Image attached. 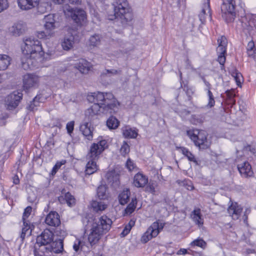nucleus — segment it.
I'll return each mask as SVG.
<instances>
[{
    "instance_id": "f257e3e1",
    "label": "nucleus",
    "mask_w": 256,
    "mask_h": 256,
    "mask_svg": "<svg viewBox=\"0 0 256 256\" xmlns=\"http://www.w3.org/2000/svg\"><path fill=\"white\" fill-rule=\"evenodd\" d=\"M22 49L24 55L21 58L22 68L28 70L36 66L38 60H40L44 54L40 42L31 38H26Z\"/></svg>"
},
{
    "instance_id": "f03ea898",
    "label": "nucleus",
    "mask_w": 256,
    "mask_h": 256,
    "mask_svg": "<svg viewBox=\"0 0 256 256\" xmlns=\"http://www.w3.org/2000/svg\"><path fill=\"white\" fill-rule=\"evenodd\" d=\"M112 11L108 14V18L116 20L120 26L124 27L132 19V10L126 0H116L112 4Z\"/></svg>"
},
{
    "instance_id": "7ed1b4c3",
    "label": "nucleus",
    "mask_w": 256,
    "mask_h": 256,
    "mask_svg": "<svg viewBox=\"0 0 256 256\" xmlns=\"http://www.w3.org/2000/svg\"><path fill=\"white\" fill-rule=\"evenodd\" d=\"M87 100L90 102L98 103L103 107L104 112L116 113L119 110L120 103L111 92H97L88 94Z\"/></svg>"
},
{
    "instance_id": "20e7f679",
    "label": "nucleus",
    "mask_w": 256,
    "mask_h": 256,
    "mask_svg": "<svg viewBox=\"0 0 256 256\" xmlns=\"http://www.w3.org/2000/svg\"><path fill=\"white\" fill-rule=\"evenodd\" d=\"M112 220L104 215L96 220L92 223L88 240L91 245L96 244L102 236L106 234L111 228Z\"/></svg>"
},
{
    "instance_id": "39448f33",
    "label": "nucleus",
    "mask_w": 256,
    "mask_h": 256,
    "mask_svg": "<svg viewBox=\"0 0 256 256\" xmlns=\"http://www.w3.org/2000/svg\"><path fill=\"white\" fill-rule=\"evenodd\" d=\"M186 134L200 150H205L210 146V142L208 140L206 134L204 131L189 130H187Z\"/></svg>"
},
{
    "instance_id": "423d86ee",
    "label": "nucleus",
    "mask_w": 256,
    "mask_h": 256,
    "mask_svg": "<svg viewBox=\"0 0 256 256\" xmlns=\"http://www.w3.org/2000/svg\"><path fill=\"white\" fill-rule=\"evenodd\" d=\"M64 12H70V16L72 20L77 24L82 25L86 23V12L81 8H73L70 6H68L64 8Z\"/></svg>"
},
{
    "instance_id": "0eeeda50",
    "label": "nucleus",
    "mask_w": 256,
    "mask_h": 256,
    "mask_svg": "<svg viewBox=\"0 0 256 256\" xmlns=\"http://www.w3.org/2000/svg\"><path fill=\"white\" fill-rule=\"evenodd\" d=\"M164 226V224L162 223L158 222H153L144 234L142 238V242L146 243L152 238L156 236Z\"/></svg>"
},
{
    "instance_id": "6e6552de",
    "label": "nucleus",
    "mask_w": 256,
    "mask_h": 256,
    "mask_svg": "<svg viewBox=\"0 0 256 256\" xmlns=\"http://www.w3.org/2000/svg\"><path fill=\"white\" fill-rule=\"evenodd\" d=\"M218 46L216 48V52L218 55V62L222 66L221 69L224 68V64L226 62V47L227 46V40L225 36H222L218 40Z\"/></svg>"
},
{
    "instance_id": "1a4fd4ad",
    "label": "nucleus",
    "mask_w": 256,
    "mask_h": 256,
    "mask_svg": "<svg viewBox=\"0 0 256 256\" xmlns=\"http://www.w3.org/2000/svg\"><path fill=\"white\" fill-rule=\"evenodd\" d=\"M22 92L16 90L10 94L5 98V106L8 110H12L16 108L22 98Z\"/></svg>"
},
{
    "instance_id": "9d476101",
    "label": "nucleus",
    "mask_w": 256,
    "mask_h": 256,
    "mask_svg": "<svg viewBox=\"0 0 256 256\" xmlns=\"http://www.w3.org/2000/svg\"><path fill=\"white\" fill-rule=\"evenodd\" d=\"M44 20L46 32H41L40 38H44V36H52L54 34L53 30L56 28V21L54 19V14H50L45 16Z\"/></svg>"
},
{
    "instance_id": "9b49d317",
    "label": "nucleus",
    "mask_w": 256,
    "mask_h": 256,
    "mask_svg": "<svg viewBox=\"0 0 256 256\" xmlns=\"http://www.w3.org/2000/svg\"><path fill=\"white\" fill-rule=\"evenodd\" d=\"M103 107L100 106L99 104H94L90 108H88L85 112V116L90 121L93 120L98 118V116L100 114H110V112H104Z\"/></svg>"
},
{
    "instance_id": "f8f14e48",
    "label": "nucleus",
    "mask_w": 256,
    "mask_h": 256,
    "mask_svg": "<svg viewBox=\"0 0 256 256\" xmlns=\"http://www.w3.org/2000/svg\"><path fill=\"white\" fill-rule=\"evenodd\" d=\"M54 240V234L49 230H45L36 238V244L40 248L50 246Z\"/></svg>"
},
{
    "instance_id": "ddd939ff",
    "label": "nucleus",
    "mask_w": 256,
    "mask_h": 256,
    "mask_svg": "<svg viewBox=\"0 0 256 256\" xmlns=\"http://www.w3.org/2000/svg\"><path fill=\"white\" fill-rule=\"evenodd\" d=\"M24 88L28 90L36 86L40 82V77L34 74H27L23 76Z\"/></svg>"
},
{
    "instance_id": "4468645a",
    "label": "nucleus",
    "mask_w": 256,
    "mask_h": 256,
    "mask_svg": "<svg viewBox=\"0 0 256 256\" xmlns=\"http://www.w3.org/2000/svg\"><path fill=\"white\" fill-rule=\"evenodd\" d=\"M64 250L63 240L61 239L52 241L50 246H48L44 248H42L40 250L44 252H53L56 254H58Z\"/></svg>"
},
{
    "instance_id": "2eb2a0df",
    "label": "nucleus",
    "mask_w": 256,
    "mask_h": 256,
    "mask_svg": "<svg viewBox=\"0 0 256 256\" xmlns=\"http://www.w3.org/2000/svg\"><path fill=\"white\" fill-rule=\"evenodd\" d=\"M89 156V152L86 156V160L88 162L86 165L85 172L86 174L90 175L95 172L98 170V166L96 165V160L98 159L99 157L98 156H94L95 155Z\"/></svg>"
},
{
    "instance_id": "dca6fc26",
    "label": "nucleus",
    "mask_w": 256,
    "mask_h": 256,
    "mask_svg": "<svg viewBox=\"0 0 256 256\" xmlns=\"http://www.w3.org/2000/svg\"><path fill=\"white\" fill-rule=\"evenodd\" d=\"M106 140H102L99 141L97 144L94 143L90 146L89 156L95 155V157L98 156L99 157L100 154L104 150L106 146Z\"/></svg>"
},
{
    "instance_id": "f3484780",
    "label": "nucleus",
    "mask_w": 256,
    "mask_h": 256,
    "mask_svg": "<svg viewBox=\"0 0 256 256\" xmlns=\"http://www.w3.org/2000/svg\"><path fill=\"white\" fill-rule=\"evenodd\" d=\"M210 0H206L200 13L198 15L200 20L204 24L206 19L212 20Z\"/></svg>"
},
{
    "instance_id": "a211bd4d",
    "label": "nucleus",
    "mask_w": 256,
    "mask_h": 256,
    "mask_svg": "<svg viewBox=\"0 0 256 256\" xmlns=\"http://www.w3.org/2000/svg\"><path fill=\"white\" fill-rule=\"evenodd\" d=\"M235 2L234 0H223V3L221 6V10L224 14H228L234 18L235 16Z\"/></svg>"
},
{
    "instance_id": "6ab92c4d",
    "label": "nucleus",
    "mask_w": 256,
    "mask_h": 256,
    "mask_svg": "<svg viewBox=\"0 0 256 256\" xmlns=\"http://www.w3.org/2000/svg\"><path fill=\"white\" fill-rule=\"evenodd\" d=\"M108 182L114 188L118 187L120 184V174L115 170L108 172L106 174Z\"/></svg>"
},
{
    "instance_id": "aec40b11",
    "label": "nucleus",
    "mask_w": 256,
    "mask_h": 256,
    "mask_svg": "<svg viewBox=\"0 0 256 256\" xmlns=\"http://www.w3.org/2000/svg\"><path fill=\"white\" fill-rule=\"evenodd\" d=\"M46 224L52 226H58L60 224V216L56 212H50L45 219Z\"/></svg>"
},
{
    "instance_id": "412c9836",
    "label": "nucleus",
    "mask_w": 256,
    "mask_h": 256,
    "mask_svg": "<svg viewBox=\"0 0 256 256\" xmlns=\"http://www.w3.org/2000/svg\"><path fill=\"white\" fill-rule=\"evenodd\" d=\"M40 0H18V6L22 10L32 9L38 6Z\"/></svg>"
},
{
    "instance_id": "4be33fe9",
    "label": "nucleus",
    "mask_w": 256,
    "mask_h": 256,
    "mask_svg": "<svg viewBox=\"0 0 256 256\" xmlns=\"http://www.w3.org/2000/svg\"><path fill=\"white\" fill-rule=\"evenodd\" d=\"M242 210V208L237 203L232 204L228 208V212L234 220H238Z\"/></svg>"
},
{
    "instance_id": "5701e85b",
    "label": "nucleus",
    "mask_w": 256,
    "mask_h": 256,
    "mask_svg": "<svg viewBox=\"0 0 256 256\" xmlns=\"http://www.w3.org/2000/svg\"><path fill=\"white\" fill-rule=\"evenodd\" d=\"M92 67L91 64L84 59L80 60L75 64V68L83 74H88Z\"/></svg>"
},
{
    "instance_id": "b1692460",
    "label": "nucleus",
    "mask_w": 256,
    "mask_h": 256,
    "mask_svg": "<svg viewBox=\"0 0 256 256\" xmlns=\"http://www.w3.org/2000/svg\"><path fill=\"white\" fill-rule=\"evenodd\" d=\"M148 182V178L141 173L136 174L134 178L133 184L137 188H144Z\"/></svg>"
},
{
    "instance_id": "393cba45",
    "label": "nucleus",
    "mask_w": 256,
    "mask_h": 256,
    "mask_svg": "<svg viewBox=\"0 0 256 256\" xmlns=\"http://www.w3.org/2000/svg\"><path fill=\"white\" fill-rule=\"evenodd\" d=\"M26 30V24L22 22L14 24L10 28V32L14 36H17L22 34Z\"/></svg>"
},
{
    "instance_id": "a878e982",
    "label": "nucleus",
    "mask_w": 256,
    "mask_h": 256,
    "mask_svg": "<svg viewBox=\"0 0 256 256\" xmlns=\"http://www.w3.org/2000/svg\"><path fill=\"white\" fill-rule=\"evenodd\" d=\"M238 168L240 174L244 177L250 176L252 174L251 166L248 162H244L242 164H238Z\"/></svg>"
},
{
    "instance_id": "bb28decb",
    "label": "nucleus",
    "mask_w": 256,
    "mask_h": 256,
    "mask_svg": "<svg viewBox=\"0 0 256 256\" xmlns=\"http://www.w3.org/2000/svg\"><path fill=\"white\" fill-rule=\"evenodd\" d=\"M122 132L124 136L128 138H136L138 133L136 128H132L128 126H126L122 128Z\"/></svg>"
},
{
    "instance_id": "cd10ccee",
    "label": "nucleus",
    "mask_w": 256,
    "mask_h": 256,
    "mask_svg": "<svg viewBox=\"0 0 256 256\" xmlns=\"http://www.w3.org/2000/svg\"><path fill=\"white\" fill-rule=\"evenodd\" d=\"M74 37L72 35L66 36L62 42V46L65 50H68L73 47Z\"/></svg>"
},
{
    "instance_id": "c85d7f7f",
    "label": "nucleus",
    "mask_w": 256,
    "mask_h": 256,
    "mask_svg": "<svg viewBox=\"0 0 256 256\" xmlns=\"http://www.w3.org/2000/svg\"><path fill=\"white\" fill-rule=\"evenodd\" d=\"M11 58L6 54H0V70H6L10 65Z\"/></svg>"
},
{
    "instance_id": "c756f323",
    "label": "nucleus",
    "mask_w": 256,
    "mask_h": 256,
    "mask_svg": "<svg viewBox=\"0 0 256 256\" xmlns=\"http://www.w3.org/2000/svg\"><path fill=\"white\" fill-rule=\"evenodd\" d=\"M90 124L88 122H85L80 126V130L82 134L88 140H92V130L90 128Z\"/></svg>"
},
{
    "instance_id": "7c9ffc66",
    "label": "nucleus",
    "mask_w": 256,
    "mask_h": 256,
    "mask_svg": "<svg viewBox=\"0 0 256 256\" xmlns=\"http://www.w3.org/2000/svg\"><path fill=\"white\" fill-rule=\"evenodd\" d=\"M191 217L196 224H198L199 226L203 224V219L202 218L200 210V208L194 210L192 212Z\"/></svg>"
},
{
    "instance_id": "2f4dec72",
    "label": "nucleus",
    "mask_w": 256,
    "mask_h": 256,
    "mask_svg": "<svg viewBox=\"0 0 256 256\" xmlns=\"http://www.w3.org/2000/svg\"><path fill=\"white\" fill-rule=\"evenodd\" d=\"M66 202L69 206H72L75 204V198L69 192L65 194L64 196H60L58 197V200L60 202H62L63 200Z\"/></svg>"
},
{
    "instance_id": "473e14b6",
    "label": "nucleus",
    "mask_w": 256,
    "mask_h": 256,
    "mask_svg": "<svg viewBox=\"0 0 256 256\" xmlns=\"http://www.w3.org/2000/svg\"><path fill=\"white\" fill-rule=\"evenodd\" d=\"M130 194V192L128 190L126 189L124 190L118 196V200L120 204L122 205L126 204L129 200Z\"/></svg>"
},
{
    "instance_id": "72a5a7b5",
    "label": "nucleus",
    "mask_w": 256,
    "mask_h": 256,
    "mask_svg": "<svg viewBox=\"0 0 256 256\" xmlns=\"http://www.w3.org/2000/svg\"><path fill=\"white\" fill-rule=\"evenodd\" d=\"M180 149L184 155L190 161L194 162L196 165L199 164L194 155L190 152L188 149L184 147H180Z\"/></svg>"
},
{
    "instance_id": "f704fd0d",
    "label": "nucleus",
    "mask_w": 256,
    "mask_h": 256,
    "mask_svg": "<svg viewBox=\"0 0 256 256\" xmlns=\"http://www.w3.org/2000/svg\"><path fill=\"white\" fill-rule=\"evenodd\" d=\"M107 188L105 185L100 186L97 189V196L100 200H105L108 196Z\"/></svg>"
},
{
    "instance_id": "c9c22d12",
    "label": "nucleus",
    "mask_w": 256,
    "mask_h": 256,
    "mask_svg": "<svg viewBox=\"0 0 256 256\" xmlns=\"http://www.w3.org/2000/svg\"><path fill=\"white\" fill-rule=\"evenodd\" d=\"M24 227L22 228L20 238L22 240L24 239L26 234H30L31 230H30V222L29 221H23Z\"/></svg>"
},
{
    "instance_id": "e433bc0d",
    "label": "nucleus",
    "mask_w": 256,
    "mask_h": 256,
    "mask_svg": "<svg viewBox=\"0 0 256 256\" xmlns=\"http://www.w3.org/2000/svg\"><path fill=\"white\" fill-rule=\"evenodd\" d=\"M106 125L110 129H115L118 127L119 121L116 118L111 116L107 120Z\"/></svg>"
},
{
    "instance_id": "4c0bfd02",
    "label": "nucleus",
    "mask_w": 256,
    "mask_h": 256,
    "mask_svg": "<svg viewBox=\"0 0 256 256\" xmlns=\"http://www.w3.org/2000/svg\"><path fill=\"white\" fill-rule=\"evenodd\" d=\"M92 206L94 210L96 212L102 211L106 208V205L103 202L94 201L92 204Z\"/></svg>"
},
{
    "instance_id": "58836bf2",
    "label": "nucleus",
    "mask_w": 256,
    "mask_h": 256,
    "mask_svg": "<svg viewBox=\"0 0 256 256\" xmlns=\"http://www.w3.org/2000/svg\"><path fill=\"white\" fill-rule=\"evenodd\" d=\"M206 242L201 238H198L190 243V246H197L203 249L206 248Z\"/></svg>"
},
{
    "instance_id": "ea45409f",
    "label": "nucleus",
    "mask_w": 256,
    "mask_h": 256,
    "mask_svg": "<svg viewBox=\"0 0 256 256\" xmlns=\"http://www.w3.org/2000/svg\"><path fill=\"white\" fill-rule=\"evenodd\" d=\"M136 203V198H132V202L128 204L125 210L126 213L128 214H131L134 210Z\"/></svg>"
},
{
    "instance_id": "a19ab883",
    "label": "nucleus",
    "mask_w": 256,
    "mask_h": 256,
    "mask_svg": "<svg viewBox=\"0 0 256 256\" xmlns=\"http://www.w3.org/2000/svg\"><path fill=\"white\" fill-rule=\"evenodd\" d=\"M90 44L93 46H98L100 42V36L98 34H94L89 40Z\"/></svg>"
},
{
    "instance_id": "79ce46f5",
    "label": "nucleus",
    "mask_w": 256,
    "mask_h": 256,
    "mask_svg": "<svg viewBox=\"0 0 256 256\" xmlns=\"http://www.w3.org/2000/svg\"><path fill=\"white\" fill-rule=\"evenodd\" d=\"M46 98H44L42 94L36 95L33 99V103L34 104V108L38 106L40 102H44Z\"/></svg>"
},
{
    "instance_id": "37998d69",
    "label": "nucleus",
    "mask_w": 256,
    "mask_h": 256,
    "mask_svg": "<svg viewBox=\"0 0 256 256\" xmlns=\"http://www.w3.org/2000/svg\"><path fill=\"white\" fill-rule=\"evenodd\" d=\"M246 49L248 55L249 56H253L254 54L255 48L254 44L252 40H251L248 42Z\"/></svg>"
},
{
    "instance_id": "c03bdc74",
    "label": "nucleus",
    "mask_w": 256,
    "mask_h": 256,
    "mask_svg": "<svg viewBox=\"0 0 256 256\" xmlns=\"http://www.w3.org/2000/svg\"><path fill=\"white\" fill-rule=\"evenodd\" d=\"M232 75L234 78L237 85L240 86L241 84V80L242 79V74L238 70H235L234 72L232 73Z\"/></svg>"
},
{
    "instance_id": "a18cd8bd",
    "label": "nucleus",
    "mask_w": 256,
    "mask_h": 256,
    "mask_svg": "<svg viewBox=\"0 0 256 256\" xmlns=\"http://www.w3.org/2000/svg\"><path fill=\"white\" fill-rule=\"evenodd\" d=\"M208 102L207 104L208 108H211L214 106L215 104V100L212 92L210 90H208Z\"/></svg>"
},
{
    "instance_id": "49530a36",
    "label": "nucleus",
    "mask_w": 256,
    "mask_h": 256,
    "mask_svg": "<svg viewBox=\"0 0 256 256\" xmlns=\"http://www.w3.org/2000/svg\"><path fill=\"white\" fill-rule=\"evenodd\" d=\"M190 121L192 124L197 125L202 124L203 122V120L200 116L193 115L192 116Z\"/></svg>"
},
{
    "instance_id": "de8ad7c7",
    "label": "nucleus",
    "mask_w": 256,
    "mask_h": 256,
    "mask_svg": "<svg viewBox=\"0 0 256 256\" xmlns=\"http://www.w3.org/2000/svg\"><path fill=\"white\" fill-rule=\"evenodd\" d=\"M130 152V146L126 142H124L122 145L120 149V152L123 156H125Z\"/></svg>"
},
{
    "instance_id": "09e8293b",
    "label": "nucleus",
    "mask_w": 256,
    "mask_h": 256,
    "mask_svg": "<svg viewBox=\"0 0 256 256\" xmlns=\"http://www.w3.org/2000/svg\"><path fill=\"white\" fill-rule=\"evenodd\" d=\"M226 94L229 100V102L232 104H234L235 100H234V98L235 96V94H234V90H228L226 91Z\"/></svg>"
},
{
    "instance_id": "8fccbe9b",
    "label": "nucleus",
    "mask_w": 256,
    "mask_h": 256,
    "mask_svg": "<svg viewBox=\"0 0 256 256\" xmlns=\"http://www.w3.org/2000/svg\"><path fill=\"white\" fill-rule=\"evenodd\" d=\"M65 160H62L61 162H57L54 166L52 171V174L54 175L58 170L61 167V166L63 164H64L66 163Z\"/></svg>"
},
{
    "instance_id": "3c124183",
    "label": "nucleus",
    "mask_w": 256,
    "mask_h": 256,
    "mask_svg": "<svg viewBox=\"0 0 256 256\" xmlns=\"http://www.w3.org/2000/svg\"><path fill=\"white\" fill-rule=\"evenodd\" d=\"M32 207L28 206L24 209V211L23 214L22 220L28 221L27 218L29 216L32 212Z\"/></svg>"
},
{
    "instance_id": "603ef678",
    "label": "nucleus",
    "mask_w": 256,
    "mask_h": 256,
    "mask_svg": "<svg viewBox=\"0 0 256 256\" xmlns=\"http://www.w3.org/2000/svg\"><path fill=\"white\" fill-rule=\"evenodd\" d=\"M74 121H70L66 124V128L68 133L70 135H71V134H72V132L74 130Z\"/></svg>"
},
{
    "instance_id": "864d4df0",
    "label": "nucleus",
    "mask_w": 256,
    "mask_h": 256,
    "mask_svg": "<svg viewBox=\"0 0 256 256\" xmlns=\"http://www.w3.org/2000/svg\"><path fill=\"white\" fill-rule=\"evenodd\" d=\"M8 7V3L6 0H0V12H2Z\"/></svg>"
},
{
    "instance_id": "5fc2aeb1",
    "label": "nucleus",
    "mask_w": 256,
    "mask_h": 256,
    "mask_svg": "<svg viewBox=\"0 0 256 256\" xmlns=\"http://www.w3.org/2000/svg\"><path fill=\"white\" fill-rule=\"evenodd\" d=\"M121 74L120 70H116L115 69L106 70V72L104 73V74H110L111 75L120 74Z\"/></svg>"
},
{
    "instance_id": "6e6d98bb",
    "label": "nucleus",
    "mask_w": 256,
    "mask_h": 256,
    "mask_svg": "<svg viewBox=\"0 0 256 256\" xmlns=\"http://www.w3.org/2000/svg\"><path fill=\"white\" fill-rule=\"evenodd\" d=\"M126 168H128V169L130 171H132L135 168V166H134L133 162L132 160H131L130 159L128 160L126 163Z\"/></svg>"
},
{
    "instance_id": "4d7b16f0",
    "label": "nucleus",
    "mask_w": 256,
    "mask_h": 256,
    "mask_svg": "<svg viewBox=\"0 0 256 256\" xmlns=\"http://www.w3.org/2000/svg\"><path fill=\"white\" fill-rule=\"evenodd\" d=\"M129 228H130L129 226H125L122 232L120 234V236L122 237H124L130 232L131 229Z\"/></svg>"
},
{
    "instance_id": "13d9d810",
    "label": "nucleus",
    "mask_w": 256,
    "mask_h": 256,
    "mask_svg": "<svg viewBox=\"0 0 256 256\" xmlns=\"http://www.w3.org/2000/svg\"><path fill=\"white\" fill-rule=\"evenodd\" d=\"M68 2L72 4L79 5L82 4V0H68Z\"/></svg>"
},
{
    "instance_id": "bf43d9fd",
    "label": "nucleus",
    "mask_w": 256,
    "mask_h": 256,
    "mask_svg": "<svg viewBox=\"0 0 256 256\" xmlns=\"http://www.w3.org/2000/svg\"><path fill=\"white\" fill-rule=\"evenodd\" d=\"M13 182L15 184H19L20 182V180L18 178V176L16 175L14 176V178H13Z\"/></svg>"
},
{
    "instance_id": "052dcab7",
    "label": "nucleus",
    "mask_w": 256,
    "mask_h": 256,
    "mask_svg": "<svg viewBox=\"0 0 256 256\" xmlns=\"http://www.w3.org/2000/svg\"><path fill=\"white\" fill-rule=\"evenodd\" d=\"M187 252V250L184 248H180L178 252V254H184Z\"/></svg>"
},
{
    "instance_id": "680f3d73",
    "label": "nucleus",
    "mask_w": 256,
    "mask_h": 256,
    "mask_svg": "<svg viewBox=\"0 0 256 256\" xmlns=\"http://www.w3.org/2000/svg\"><path fill=\"white\" fill-rule=\"evenodd\" d=\"M28 109L30 110H34V104L33 103V100L30 102V104L28 105Z\"/></svg>"
},
{
    "instance_id": "e2e57ef3",
    "label": "nucleus",
    "mask_w": 256,
    "mask_h": 256,
    "mask_svg": "<svg viewBox=\"0 0 256 256\" xmlns=\"http://www.w3.org/2000/svg\"><path fill=\"white\" fill-rule=\"evenodd\" d=\"M134 224H135V222L133 220H130L128 224H126V226H129V228H130V229H132V227L134 225Z\"/></svg>"
},
{
    "instance_id": "0e129e2a",
    "label": "nucleus",
    "mask_w": 256,
    "mask_h": 256,
    "mask_svg": "<svg viewBox=\"0 0 256 256\" xmlns=\"http://www.w3.org/2000/svg\"><path fill=\"white\" fill-rule=\"evenodd\" d=\"M80 244V242L78 241V244H74L73 248L75 251L78 252L79 250V246Z\"/></svg>"
},
{
    "instance_id": "69168bd1",
    "label": "nucleus",
    "mask_w": 256,
    "mask_h": 256,
    "mask_svg": "<svg viewBox=\"0 0 256 256\" xmlns=\"http://www.w3.org/2000/svg\"><path fill=\"white\" fill-rule=\"evenodd\" d=\"M250 212V210H248L247 209L246 212H245V214H244V222H246L247 220V219H248V216H246V214L247 213H249Z\"/></svg>"
},
{
    "instance_id": "338daca9",
    "label": "nucleus",
    "mask_w": 256,
    "mask_h": 256,
    "mask_svg": "<svg viewBox=\"0 0 256 256\" xmlns=\"http://www.w3.org/2000/svg\"><path fill=\"white\" fill-rule=\"evenodd\" d=\"M132 48H126V49H124V50H120V52L122 53V54H127L128 53L130 50H131Z\"/></svg>"
},
{
    "instance_id": "774afa93",
    "label": "nucleus",
    "mask_w": 256,
    "mask_h": 256,
    "mask_svg": "<svg viewBox=\"0 0 256 256\" xmlns=\"http://www.w3.org/2000/svg\"><path fill=\"white\" fill-rule=\"evenodd\" d=\"M58 127L59 128H60L62 127V124L60 123L59 120H56V123L54 125Z\"/></svg>"
}]
</instances>
